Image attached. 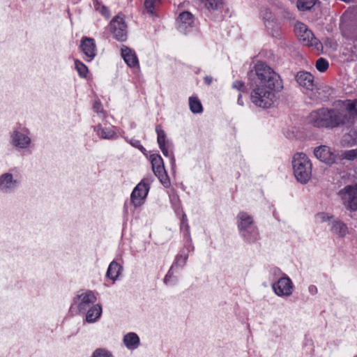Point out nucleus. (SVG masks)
Listing matches in <instances>:
<instances>
[{
	"label": "nucleus",
	"instance_id": "9b49d317",
	"mask_svg": "<svg viewBox=\"0 0 357 357\" xmlns=\"http://www.w3.org/2000/svg\"><path fill=\"white\" fill-rule=\"evenodd\" d=\"M273 289L278 296H289L292 294L294 284L287 276L280 278L273 284Z\"/></svg>",
	"mask_w": 357,
	"mask_h": 357
},
{
	"label": "nucleus",
	"instance_id": "e433bc0d",
	"mask_svg": "<svg viewBox=\"0 0 357 357\" xmlns=\"http://www.w3.org/2000/svg\"><path fill=\"white\" fill-rule=\"evenodd\" d=\"M93 109L97 113L102 112L103 109H102V106L101 103L100 102H98V101H96L94 105H93Z\"/></svg>",
	"mask_w": 357,
	"mask_h": 357
},
{
	"label": "nucleus",
	"instance_id": "0eeeda50",
	"mask_svg": "<svg viewBox=\"0 0 357 357\" xmlns=\"http://www.w3.org/2000/svg\"><path fill=\"white\" fill-rule=\"evenodd\" d=\"M238 227L242 236L252 241L257 238L258 232L252 225V218L245 212H241L238 215Z\"/></svg>",
	"mask_w": 357,
	"mask_h": 357
},
{
	"label": "nucleus",
	"instance_id": "f257e3e1",
	"mask_svg": "<svg viewBox=\"0 0 357 357\" xmlns=\"http://www.w3.org/2000/svg\"><path fill=\"white\" fill-rule=\"evenodd\" d=\"M256 79L250 93L251 102L257 107L267 109L276 100L275 88L279 82V75L264 63L255 66Z\"/></svg>",
	"mask_w": 357,
	"mask_h": 357
},
{
	"label": "nucleus",
	"instance_id": "c9c22d12",
	"mask_svg": "<svg viewBox=\"0 0 357 357\" xmlns=\"http://www.w3.org/2000/svg\"><path fill=\"white\" fill-rule=\"evenodd\" d=\"M232 87L241 92H243L245 90L244 83L241 81H235L232 84Z\"/></svg>",
	"mask_w": 357,
	"mask_h": 357
},
{
	"label": "nucleus",
	"instance_id": "c85d7f7f",
	"mask_svg": "<svg viewBox=\"0 0 357 357\" xmlns=\"http://www.w3.org/2000/svg\"><path fill=\"white\" fill-rule=\"evenodd\" d=\"M160 0H146L144 6L146 10L151 14L154 13L155 9L160 5Z\"/></svg>",
	"mask_w": 357,
	"mask_h": 357
},
{
	"label": "nucleus",
	"instance_id": "5701e85b",
	"mask_svg": "<svg viewBox=\"0 0 357 357\" xmlns=\"http://www.w3.org/2000/svg\"><path fill=\"white\" fill-rule=\"evenodd\" d=\"M121 266L116 261L110 263L107 272V276L113 281H115L121 273Z\"/></svg>",
	"mask_w": 357,
	"mask_h": 357
},
{
	"label": "nucleus",
	"instance_id": "ddd939ff",
	"mask_svg": "<svg viewBox=\"0 0 357 357\" xmlns=\"http://www.w3.org/2000/svg\"><path fill=\"white\" fill-rule=\"evenodd\" d=\"M149 190V186L144 180L139 183L131 194V202L135 206L143 204Z\"/></svg>",
	"mask_w": 357,
	"mask_h": 357
},
{
	"label": "nucleus",
	"instance_id": "4468645a",
	"mask_svg": "<svg viewBox=\"0 0 357 357\" xmlns=\"http://www.w3.org/2000/svg\"><path fill=\"white\" fill-rule=\"evenodd\" d=\"M11 144L20 149H26L31 144V139L28 136L27 130H14L10 136Z\"/></svg>",
	"mask_w": 357,
	"mask_h": 357
},
{
	"label": "nucleus",
	"instance_id": "f3484780",
	"mask_svg": "<svg viewBox=\"0 0 357 357\" xmlns=\"http://www.w3.org/2000/svg\"><path fill=\"white\" fill-rule=\"evenodd\" d=\"M330 231L337 238H344L349 234L347 224L339 218H334L330 222Z\"/></svg>",
	"mask_w": 357,
	"mask_h": 357
},
{
	"label": "nucleus",
	"instance_id": "de8ad7c7",
	"mask_svg": "<svg viewBox=\"0 0 357 357\" xmlns=\"http://www.w3.org/2000/svg\"><path fill=\"white\" fill-rule=\"evenodd\" d=\"M172 163H174V159L172 158Z\"/></svg>",
	"mask_w": 357,
	"mask_h": 357
},
{
	"label": "nucleus",
	"instance_id": "f8f14e48",
	"mask_svg": "<svg viewBox=\"0 0 357 357\" xmlns=\"http://www.w3.org/2000/svg\"><path fill=\"white\" fill-rule=\"evenodd\" d=\"M111 31L114 38L119 41H125L127 38V26L123 19L117 16L110 23Z\"/></svg>",
	"mask_w": 357,
	"mask_h": 357
},
{
	"label": "nucleus",
	"instance_id": "39448f33",
	"mask_svg": "<svg viewBox=\"0 0 357 357\" xmlns=\"http://www.w3.org/2000/svg\"><path fill=\"white\" fill-rule=\"evenodd\" d=\"M338 110V117L341 126H351L357 121V99L347 100Z\"/></svg>",
	"mask_w": 357,
	"mask_h": 357
},
{
	"label": "nucleus",
	"instance_id": "412c9836",
	"mask_svg": "<svg viewBox=\"0 0 357 357\" xmlns=\"http://www.w3.org/2000/svg\"><path fill=\"white\" fill-rule=\"evenodd\" d=\"M123 343L128 349H135L139 345V337L135 333H128L123 337Z\"/></svg>",
	"mask_w": 357,
	"mask_h": 357
},
{
	"label": "nucleus",
	"instance_id": "a878e982",
	"mask_svg": "<svg viewBox=\"0 0 357 357\" xmlns=\"http://www.w3.org/2000/svg\"><path fill=\"white\" fill-rule=\"evenodd\" d=\"M202 4L208 10H218L222 5V0H199Z\"/></svg>",
	"mask_w": 357,
	"mask_h": 357
},
{
	"label": "nucleus",
	"instance_id": "aec40b11",
	"mask_svg": "<svg viewBox=\"0 0 357 357\" xmlns=\"http://www.w3.org/2000/svg\"><path fill=\"white\" fill-rule=\"evenodd\" d=\"M177 23L179 30L182 32H185L187 28L191 26L193 23L192 14L187 11L183 12L180 14Z\"/></svg>",
	"mask_w": 357,
	"mask_h": 357
},
{
	"label": "nucleus",
	"instance_id": "a18cd8bd",
	"mask_svg": "<svg viewBox=\"0 0 357 357\" xmlns=\"http://www.w3.org/2000/svg\"><path fill=\"white\" fill-rule=\"evenodd\" d=\"M205 81H206V82H207L208 84H210V83L211 82V78H209V77H206L205 78Z\"/></svg>",
	"mask_w": 357,
	"mask_h": 357
},
{
	"label": "nucleus",
	"instance_id": "a211bd4d",
	"mask_svg": "<svg viewBox=\"0 0 357 357\" xmlns=\"http://www.w3.org/2000/svg\"><path fill=\"white\" fill-rule=\"evenodd\" d=\"M20 181L14 178L10 173H5L0 176V190L10 192L18 186Z\"/></svg>",
	"mask_w": 357,
	"mask_h": 357
},
{
	"label": "nucleus",
	"instance_id": "473e14b6",
	"mask_svg": "<svg viewBox=\"0 0 357 357\" xmlns=\"http://www.w3.org/2000/svg\"><path fill=\"white\" fill-rule=\"evenodd\" d=\"M331 219H334L333 215H331L328 213L324 212L319 213L315 215L316 222L319 223L326 222L327 220H331Z\"/></svg>",
	"mask_w": 357,
	"mask_h": 357
},
{
	"label": "nucleus",
	"instance_id": "4be33fe9",
	"mask_svg": "<svg viewBox=\"0 0 357 357\" xmlns=\"http://www.w3.org/2000/svg\"><path fill=\"white\" fill-rule=\"evenodd\" d=\"M102 314V307L100 305H95L89 309L86 314V321L88 322L96 321Z\"/></svg>",
	"mask_w": 357,
	"mask_h": 357
},
{
	"label": "nucleus",
	"instance_id": "ea45409f",
	"mask_svg": "<svg viewBox=\"0 0 357 357\" xmlns=\"http://www.w3.org/2000/svg\"><path fill=\"white\" fill-rule=\"evenodd\" d=\"M159 147L161 149V151H162V153L164 154V155H165V156H168L169 155V152H168L167 148L166 147V144H164L162 146H159Z\"/></svg>",
	"mask_w": 357,
	"mask_h": 357
},
{
	"label": "nucleus",
	"instance_id": "58836bf2",
	"mask_svg": "<svg viewBox=\"0 0 357 357\" xmlns=\"http://www.w3.org/2000/svg\"><path fill=\"white\" fill-rule=\"evenodd\" d=\"M184 228L185 229L186 232H188V226L187 224V217L185 214L183 215L181 220V229H183Z\"/></svg>",
	"mask_w": 357,
	"mask_h": 357
},
{
	"label": "nucleus",
	"instance_id": "1a4fd4ad",
	"mask_svg": "<svg viewBox=\"0 0 357 357\" xmlns=\"http://www.w3.org/2000/svg\"><path fill=\"white\" fill-rule=\"evenodd\" d=\"M314 155L319 161L332 165L339 160V154L331 147L326 145L317 146L314 149Z\"/></svg>",
	"mask_w": 357,
	"mask_h": 357
},
{
	"label": "nucleus",
	"instance_id": "423d86ee",
	"mask_svg": "<svg viewBox=\"0 0 357 357\" xmlns=\"http://www.w3.org/2000/svg\"><path fill=\"white\" fill-rule=\"evenodd\" d=\"M294 31L299 41L303 45L313 47L317 51H321L323 50L321 42L314 37L313 33L308 29L305 24L296 22Z\"/></svg>",
	"mask_w": 357,
	"mask_h": 357
},
{
	"label": "nucleus",
	"instance_id": "2eb2a0df",
	"mask_svg": "<svg viewBox=\"0 0 357 357\" xmlns=\"http://www.w3.org/2000/svg\"><path fill=\"white\" fill-rule=\"evenodd\" d=\"M80 49L85 55L86 61H92L96 55V45L93 38H83L81 41Z\"/></svg>",
	"mask_w": 357,
	"mask_h": 357
},
{
	"label": "nucleus",
	"instance_id": "f704fd0d",
	"mask_svg": "<svg viewBox=\"0 0 357 357\" xmlns=\"http://www.w3.org/2000/svg\"><path fill=\"white\" fill-rule=\"evenodd\" d=\"M92 357H113L112 355L107 351L98 349H96L93 354Z\"/></svg>",
	"mask_w": 357,
	"mask_h": 357
},
{
	"label": "nucleus",
	"instance_id": "79ce46f5",
	"mask_svg": "<svg viewBox=\"0 0 357 357\" xmlns=\"http://www.w3.org/2000/svg\"><path fill=\"white\" fill-rule=\"evenodd\" d=\"M171 277H172V273H171V271H169L168 272V273L166 275V276H165V278L164 279V282L166 284H167Z\"/></svg>",
	"mask_w": 357,
	"mask_h": 357
},
{
	"label": "nucleus",
	"instance_id": "72a5a7b5",
	"mask_svg": "<svg viewBox=\"0 0 357 357\" xmlns=\"http://www.w3.org/2000/svg\"><path fill=\"white\" fill-rule=\"evenodd\" d=\"M261 16L265 20V26L267 28H269L271 24L273 23V21H271V20L272 19L271 13L269 12L268 10H264L261 12Z\"/></svg>",
	"mask_w": 357,
	"mask_h": 357
},
{
	"label": "nucleus",
	"instance_id": "37998d69",
	"mask_svg": "<svg viewBox=\"0 0 357 357\" xmlns=\"http://www.w3.org/2000/svg\"><path fill=\"white\" fill-rule=\"evenodd\" d=\"M309 291L312 294H315L317 292V287L313 285L310 286Z\"/></svg>",
	"mask_w": 357,
	"mask_h": 357
},
{
	"label": "nucleus",
	"instance_id": "bb28decb",
	"mask_svg": "<svg viewBox=\"0 0 357 357\" xmlns=\"http://www.w3.org/2000/svg\"><path fill=\"white\" fill-rule=\"evenodd\" d=\"M315 4V0H298L297 7L301 10H309Z\"/></svg>",
	"mask_w": 357,
	"mask_h": 357
},
{
	"label": "nucleus",
	"instance_id": "4c0bfd02",
	"mask_svg": "<svg viewBox=\"0 0 357 357\" xmlns=\"http://www.w3.org/2000/svg\"><path fill=\"white\" fill-rule=\"evenodd\" d=\"M356 137L351 141L350 142L348 138L350 137V135H347V136H344V142L348 145V146H351L354 143H356L357 142V131H356Z\"/></svg>",
	"mask_w": 357,
	"mask_h": 357
},
{
	"label": "nucleus",
	"instance_id": "cd10ccee",
	"mask_svg": "<svg viewBox=\"0 0 357 357\" xmlns=\"http://www.w3.org/2000/svg\"><path fill=\"white\" fill-rule=\"evenodd\" d=\"M75 68H76L79 76L82 77H86V76L88 73L87 66L77 59L75 60Z\"/></svg>",
	"mask_w": 357,
	"mask_h": 357
},
{
	"label": "nucleus",
	"instance_id": "6e6552de",
	"mask_svg": "<svg viewBox=\"0 0 357 357\" xmlns=\"http://www.w3.org/2000/svg\"><path fill=\"white\" fill-rule=\"evenodd\" d=\"M339 195L347 210L351 212L357 211V184L344 187Z\"/></svg>",
	"mask_w": 357,
	"mask_h": 357
},
{
	"label": "nucleus",
	"instance_id": "20e7f679",
	"mask_svg": "<svg viewBox=\"0 0 357 357\" xmlns=\"http://www.w3.org/2000/svg\"><path fill=\"white\" fill-rule=\"evenodd\" d=\"M296 80L303 88V91L312 100L321 99L319 89L314 84L313 75L307 71H300L296 75Z\"/></svg>",
	"mask_w": 357,
	"mask_h": 357
},
{
	"label": "nucleus",
	"instance_id": "7c9ffc66",
	"mask_svg": "<svg viewBox=\"0 0 357 357\" xmlns=\"http://www.w3.org/2000/svg\"><path fill=\"white\" fill-rule=\"evenodd\" d=\"M316 68L321 73L325 72L329 66L328 62L324 58H319L316 61Z\"/></svg>",
	"mask_w": 357,
	"mask_h": 357
},
{
	"label": "nucleus",
	"instance_id": "c756f323",
	"mask_svg": "<svg viewBox=\"0 0 357 357\" xmlns=\"http://www.w3.org/2000/svg\"><path fill=\"white\" fill-rule=\"evenodd\" d=\"M339 159H346L348 160H354L357 158V149H351L342 152L339 155Z\"/></svg>",
	"mask_w": 357,
	"mask_h": 357
},
{
	"label": "nucleus",
	"instance_id": "2f4dec72",
	"mask_svg": "<svg viewBox=\"0 0 357 357\" xmlns=\"http://www.w3.org/2000/svg\"><path fill=\"white\" fill-rule=\"evenodd\" d=\"M155 131L158 135V143L159 146H162L164 144H166L165 142V131L162 129L160 126H158L155 128Z\"/></svg>",
	"mask_w": 357,
	"mask_h": 357
},
{
	"label": "nucleus",
	"instance_id": "6ab92c4d",
	"mask_svg": "<svg viewBox=\"0 0 357 357\" xmlns=\"http://www.w3.org/2000/svg\"><path fill=\"white\" fill-rule=\"evenodd\" d=\"M96 301L95 294L92 291H88L79 295L75 303H77L79 310H84L89 304L93 303Z\"/></svg>",
	"mask_w": 357,
	"mask_h": 357
},
{
	"label": "nucleus",
	"instance_id": "7ed1b4c3",
	"mask_svg": "<svg viewBox=\"0 0 357 357\" xmlns=\"http://www.w3.org/2000/svg\"><path fill=\"white\" fill-rule=\"evenodd\" d=\"M294 174L296 180L301 183H307L312 172V164L309 158L303 153H297L292 160Z\"/></svg>",
	"mask_w": 357,
	"mask_h": 357
},
{
	"label": "nucleus",
	"instance_id": "b1692460",
	"mask_svg": "<svg viewBox=\"0 0 357 357\" xmlns=\"http://www.w3.org/2000/svg\"><path fill=\"white\" fill-rule=\"evenodd\" d=\"M97 135L103 139H112L116 137V132L109 128H103L100 126L95 127Z\"/></svg>",
	"mask_w": 357,
	"mask_h": 357
},
{
	"label": "nucleus",
	"instance_id": "c03bdc74",
	"mask_svg": "<svg viewBox=\"0 0 357 357\" xmlns=\"http://www.w3.org/2000/svg\"><path fill=\"white\" fill-rule=\"evenodd\" d=\"M238 104L239 105H241V106L243 105V100L241 99V94L238 96Z\"/></svg>",
	"mask_w": 357,
	"mask_h": 357
},
{
	"label": "nucleus",
	"instance_id": "a19ab883",
	"mask_svg": "<svg viewBox=\"0 0 357 357\" xmlns=\"http://www.w3.org/2000/svg\"><path fill=\"white\" fill-rule=\"evenodd\" d=\"M100 12H101V13H102V14L103 15H105V17H108V16H109V11H108L107 8H105V6H102V10H101V11H100Z\"/></svg>",
	"mask_w": 357,
	"mask_h": 357
},
{
	"label": "nucleus",
	"instance_id": "f03ea898",
	"mask_svg": "<svg viewBox=\"0 0 357 357\" xmlns=\"http://www.w3.org/2000/svg\"><path fill=\"white\" fill-rule=\"evenodd\" d=\"M337 109L321 108L313 111L309 116V123L317 128H336L340 126Z\"/></svg>",
	"mask_w": 357,
	"mask_h": 357
},
{
	"label": "nucleus",
	"instance_id": "9d476101",
	"mask_svg": "<svg viewBox=\"0 0 357 357\" xmlns=\"http://www.w3.org/2000/svg\"><path fill=\"white\" fill-rule=\"evenodd\" d=\"M150 160L155 175L164 185L167 186L169 183V180L165 169L163 160L161 156L158 154H152L150 155Z\"/></svg>",
	"mask_w": 357,
	"mask_h": 357
},
{
	"label": "nucleus",
	"instance_id": "dca6fc26",
	"mask_svg": "<svg viewBox=\"0 0 357 357\" xmlns=\"http://www.w3.org/2000/svg\"><path fill=\"white\" fill-rule=\"evenodd\" d=\"M121 54L126 64L135 70H139V64L135 51L123 45L121 48Z\"/></svg>",
	"mask_w": 357,
	"mask_h": 357
},
{
	"label": "nucleus",
	"instance_id": "393cba45",
	"mask_svg": "<svg viewBox=\"0 0 357 357\" xmlns=\"http://www.w3.org/2000/svg\"><path fill=\"white\" fill-rule=\"evenodd\" d=\"M189 107L190 111L194 114L202 113L203 107L201 102L197 97L192 96L189 98Z\"/></svg>",
	"mask_w": 357,
	"mask_h": 357
},
{
	"label": "nucleus",
	"instance_id": "49530a36",
	"mask_svg": "<svg viewBox=\"0 0 357 357\" xmlns=\"http://www.w3.org/2000/svg\"><path fill=\"white\" fill-rule=\"evenodd\" d=\"M178 259H179V257H176V261H177V262L178 261Z\"/></svg>",
	"mask_w": 357,
	"mask_h": 357
}]
</instances>
